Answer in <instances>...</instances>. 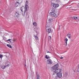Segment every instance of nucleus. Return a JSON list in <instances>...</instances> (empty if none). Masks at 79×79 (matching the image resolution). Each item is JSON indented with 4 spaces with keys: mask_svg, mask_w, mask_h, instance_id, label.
<instances>
[{
    "mask_svg": "<svg viewBox=\"0 0 79 79\" xmlns=\"http://www.w3.org/2000/svg\"><path fill=\"white\" fill-rule=\"evenodd\" d=\"M58 66H59V64L57 63L52 67L53 71L56 74L60 73L61 72V70L60 69H57L58 68Z\"/></svg>",
    "mask_w": 79,
    "mask_h": 79,
    "instance_id": "obj_1",
    "label": "nucleus"
},
{
    "mask_svg": "<svg viewBox=\"0 0 79 79\" xmlns=\"http://www.w3.org/2000/svg\"><path fill=\"white\" fill-rule=\"evenodd\" d=\"M50 15H51V16H52V17H53L54 18H56V12H50Z\"/></svg>",
    "mask_w": 79,
    "mask_h": 79,
    "instance_id": "obj_2",
    "label": "nucleus"
},
{
    "mask_svg": "<svg viewBox=\"0 0 79 79\" xmlns=\"http://www.w3.org/2000/svg\"><path fill=\"white\" fill-rule=\"evenodd\" d=\"M51 6L53 7L54 8H57L59 6V4L53 3L52 4Z\"/></svg>",
    "mask_w": 79,
    "mask_h": 79,
    "instance_id": "obj_3",
    "label": "nucleus"
},
{
    "mask_svg": "<svg viewBox=\"0 0 79 79\" xmlns=\"http://www.w3.org/2000/svg\"><path fill=\"white\" fill-rule=\"evenodd\" d=\"M47 63L49 64H52L53 63V62L50 59H49L48 60H47Z\"/></svg>",
    "mask_w": 79,
    "mask_h": 79,
    "instance_id": "obj_4",
    "label": "nucleus"
},
{
    "mask_svg": "<svg viewBox=\"0 0 79 79\" xmlns=\"http://www.w3.org/2000/svg\"><path fill=\"white\" fill-rule=\"evenodd\" d=\"M57 76L59 78L62 77V73H59L56 74Z\"/></svg>",
    "mask_w": 79,
    "mask_h": 79,
    "instance_id": "obj_5",
    "label": "nucleus"
},
{
    "mask_svg": "<svg viewBox=\"0 0 79 79\" xmlns=\"http://www.w3.org/2000/svg\"><path fill=\"white\" fill-rule=\"evenodd\" d=\"M55 10V8L53 7L51 10V13H56V11Z\"/></svg>",
    "mask_w": 79,
    "mask_h": 79,
    "instance_id": "obj_6",
    "label": "nucleus"
},
{
    "mask_svg": "<svg viewBox=\"0 0 79 79\" xmlns=\"http://www.w3.org/2000/svg\"><path fill=\"white\" fill-rule=\"evenodd\" d=\"M15 17L16 18H18L19 17V14L17 13V12H16L15 13Z\"/></svg>",
    "mask_w": 79,
    "mask_h": 79,
    "instance_id": "obj_7",
    "label": "nucleus"
},
{
    "mask_svg": "<svg viewBox=\"0 0 79 79\" xmlns=\"http://www.w3.org/2000/svg\"><path fill=\"white\" fill-rule=\"evenodd\" d=\"M25 7H26V8L25 9V12L27 11V8H29L27 4H26L25 5Z\"/></svg>",
    "mask_w": 79,
    "mask_h": 79,
    "instance_id": "obj_8",
    "label": "nucleus"
},
{
    "mask_svg": "<svg viewBox=\"0 0 79 79\" xmlns=\"http://www.w3.org/2000/svg\"><path fill=\"white\" fill-rule=\"evenodd\" d=\"M47 32H48V34L52 32V30H51V28H49L47 29Z\"/></svg>",
    "mask_w": 79,
    "mask_h": 79,
    "instance_id": "obj_9",
    "label": "nucleus"
},
{
    "mask_svg": "<svg viewBox=\"0 0 79 79\" xmlns=\"http://www.w3.org/2000/svg\"><path fill=\"white\" fill-rule=\"evenodd\" d=\"M19 3L18 4V5H21L22 3H23V0H19Z\"/></svg>",
    "mask_w": 79,
    "mask_h": 79,
    "instance_id": "obj_10",
    "label": "nucleus"
},
{
    "mask_svg": "<svg viewBox=\"0 0 79 79\" xmlns=\"http://www.w3.org/2000/svg\"><path fill=\"white\" fill-rule=\"evenodd\" d=\"M23 9H25L24 10V11L25 10V9H26L25 7H24V6H22L20 8V10H21V11H22V12H23Z\"/></svg>",
    "mask_w": 79,
    "mask_h": 79,
    "instance_id": "obj_11",
    "label": "nucleus"
},
{
    "mask_svg": "<svg viewBox=\"0 0 79 79\" xmlns=\"http://www.w3.org/2000/svg\"><path fill=\"white\" fill-rule=\"evenodd\" d=\"M26 12H27V11H26V10H24L23 13L22 14L23 16H25V13H26Z\"/></svg>",
    "mask_w": 79,
    "mask_h": 79,
    "instance_id": "obj_12",
    "label": "nucleus"
},
{
    "mask_svg": "<svg viewBox=\"0 0 79 79\" xmlns=\"http://www.w3.org/2000/svg\"><path fill=\"white\" fill-rule=\"evenodd\" d=\"M7 47H8L9 48H12V46H11V45L10 44L9 45V44H7Z\"/></svg>",
    "mask_w": 79,
    "mask_h": 79,
    "instance_id": "obj_13",
    "label": "nucleus"
},
{
    "mask_svg": "<svg viewBox=\"0 0 79 79\" xmlns=\"http://www.w3.org/2000/svg\"><path fill=\"white\" fill-rule=\"evenodd\" d=\"M52 20H53V19L52 18L49 19L48 20V21H49V23H51V22H52Z\"/></svg>",
    "mask_w": 79,
    "mask_h": 79,
    "instance_id": "obj_14",
    "label": "nucleus"
},
{
    "mask_svg": "<svg viewBox=\"0 0 79 79\" xmlns=\"http://www.w3.org/2000/svg\"><path fill=\"white\" fill-rule=\"evenodd\" d=\"M45 58L46 59H48V58H50V57L49 56H48L47 55H46V56H45Z\"/></svg>",
    "mask_w": 79,
    "mask_h": 79,
    "instance_id": "obj_15",
    "label": "nucleus"
},
{
    "mask_svg": "<svg viewBox=\"0 0 79 79\" xmlns=\"http://www.w3.org/2000/svg\"><path fill=\"white\" fill-rule=\"evenodd\" d=\"M6 68V65L2 66H1V68L2 69H5V68Z\"/></svg>",
    "mask_w": 79,
    "mask_h": 79,
    "instance_id": "obj_16",
    "label": "nucleus"
},
{
    "mask_svg": "<svg viewBox=\"0 0 79 79\" xmlns=\"http://www.w3.org/2000/svg\"><path fill=\"white\" fill-rule=\"evenodd\" d=\"M51 38H52V37L50 36H49L48 37V41H50V40H51Z\"/></svg>",
    "mask_w": 79,
    "mask_h": 79,
    "instance_id": "obj_17",
    "label": "nucleus"
},
{
    "mask_svg": "<svg viewBox=\"0 0 79 79\" xmlns=\"http://www.w3.org/2000/svg\"><path fill=\"white\" fill-rule=\"evenodd\" d=\"M73 19H77V17H74L72 18Z\"/></svg>",
    "mask_w": 79,
    "mask_h": 79,
    "instance_id": "obj_18",
    "label": "nucleus"
},
{
    "mask_svg": "<svg viewBox=\"0 0 79 79\" xmlns=\"http://www.w3.org/2000/svg\"><path fill=\"white\" fill-rule=\"evenodd\" d=\"M68 40L67 39V38H66L65 39V43H67V42H68Z\"/></svg>",
    "mask_w": 79,
    "mask_h": 79,
    "instance_id": "obj_19",
    "label": "nucleus"
},
{
    "mask_svg": "<svg viewBox=\"0 0 79 79\" xmlns=\"http://www.w3.org/2000/svg\"><path fill=\"white\" fill-rule=\"evenodd\" d=\"M40 79V76L39 75V74H38L37 75V77L36 79Z\"/></svg>",
    "mask_w": 79,
    "mask_h": 79,
    "instance_id": "obj_20",
    "label": "nucleus"
},
{
    "mask_svg": "<svg viewBox=\"0 0 79 79\" xmlns=\"http://www.w3.org/2000/svg\"><path fill=\"white\" fill-rule=\"evenodd\" d=\"M33 24L34 26H37V23L35 22L33 23Z\"/></svg>",
    "mask_w": 79,
    "mask_h": 79,
    "instance_id": "obj_21",
    "label": "nucleus"
},
{
    "mask_svg": "<svg viewBox=\"0 0 79 79\" xmlns=\"http://www.w3.org/2000/svg\"><path fill=\"white\" fill-rule=\"evenodd\" d=\"M34 36L35 37V39L36 40H38V37L36 36L35 35Z\"/></svg>",
    "mask_w": 79,
    "mask_h": 79,
    "instance_id": "obj_22",
    "label": "nucleus"
},
{
    "mask_svg": "<svg viewBox=\"0 0 79 79\" xmlns=\"http://www.w3.org/2000/svg\"><path fill=\"white\" fill-rule=\"evenodd\" d=\"M77 72H79V67L78 66L77 67Z\"/></svg>",
    "mask_w": 79,
    "mask_h": 79,
    "instance_id": "obj_23",
    "label": "nucleus"
},
{
    "mask_svg": "<svg viewBox=\"0 0 79 79\" xmlns=\"http://www.w3.org/2000/svg\"><path fill=\"white\" fill-rule=\"evenodd\" d=\"M15 6H16V7H17V6H18V4L17 3H16L15 4Z\"/></svg>",
    "mask_w": 79,
    "mask_h": 79,
    "instance_id": "obj_24",
    "label": "nucleus"
},
{
    "mask_svg": "<svg viewBox=\"0 0 79 79\" xmlns=\"http://www.w3.org/2000/svg\"><path fill=\"white\" fill-rule=\"evenodd\" d=\"M10 66V64H8V65H6V67H9Z\"/></svg>",
    "mask_w": 79,
    "mask_h": 79,
    "instance_id": "obj_25",
    "label": "nucleus"
},
{
    "mask_svg": "<svg viewBox=\"0 0 79 79\" xmlns=\"http://www.w3.org/2000/svg\"><path fill=\"white\" fill-rule=\"evenodd\" d=\"M2 57H3V55H0V58H2Z\"/></svg>",
    "mask_w": 79,
    "mask_h": 79,
    "instance_id": "obj_26",
    "label": "nucleus"
},
{
    "mask_svg": "<svg viewBox=\"0 0 79 79\" xmlns=\"http://www.w3.org/2000/svg\"><path fill=\"white\" fill-rule=\"evenodd\" d=\"M67 37H68V36H71V34H68L67 35Z\"/></svg>",
    "mask_w": 79,
    "mask_h": 79,
    "instance_id": "obj_27",
    "label": "nucleus"
},
{
    "mask_svg": "<svg viewBox=\"0 0 79 79\" xmlns=\"http://www.w3.org/2000/svg\"><path fill=\"white\" fill-rule=\"evenodd\" d=\"M7 40V41H9V42H10V40H11V39H9L8 40Z\"/></svg>",
    "mask_w": 79,
    "mask_h": 79,
    "instance_id": "obj_28",
    "label": "nucleus"
},
{
    "mask_svg": "<svg viewBox=\"0 0 79 79\" xmlns=\"http://www.w3.org/2000/svg\"><path fill=\"white\" fill-rule=\"evenodd\" d=\"M68 37L69 39H71V36H68Z\"/></svg>",
    "mask_w": 79,
    "mask_h": 79,
    "instance_id": "obj_29",
    "label": "nucleus"
},
{
    "mask_svg": "<svg viewBox=\"0 0 79 79\" xmlns=\"http://www.w3.org/2000/svg\"><path fill=\"white\" fill-rule=\"evenodd\" d=\"M15 40H12V41H13V42H15Z\"/></svg>",
    "mask_w": 79,
    "mask_h": 79,
    "instance_id": "obj_30",
    "label": "nucleus"
},
{
    "mask_svg": "<svg viewBox=\"0 0 79 79\" xmlns=\"http://www.w3.org/2000/svg\"><path fill=\"white\" fill-rule=\"evenodd\" d=\"M64 45L65 46H66V45H67V43H65V44H64Z\"/></svg>",
    "mask_w": 79,
    "mask_h": 79,
    "instance_id": "obj_31",
    "label": "nucleus"
},
{
    "mask_svg": "<svg viewBox=\"0 0 79 79\" xmlns=\"http://www.w3.org/2000/svg\"><path fill=\"white\" fill-rule=\"evenodd\" d=\"M26 3H27V4H28V1H26Z\"/></svg>",
    "mask_w": 79,
    "mask_h": 79,
    "instance_id": "obj_32",
    "label": "nucleus"
},
{
    "mask_svg": "<svg viewBox=\"0 0 79 79\" xmlns=\"http://www.w3.org/2000/svg\"><path fill=\"white\" fill-rule=\"evenodd\" d=\"M63 58L62 56L60 58V59H63Z\"/></svg>",
    "mask_w": 79,
    "mask_h": 79,
    "instance_id": "obj_33",
    "label": "nucleus"
},
{
    "mask_svg": "<svg viewBox=\"0 0 79 79\" xmlns=\"http://www.w3.org/2000/svg\"><path fill=\"white\" fill-rule=\"evenodd\" d=\"M16 3H17V4L18 3V4H19V2H17Z\"/></svg>",
    "mask_w": 79,
    "mask_h": 79,
    "instance_id": "obj_34",
    "label": "nucleus"
},
{
    "mask_svg": "<svg viewBox=\"0 0 79 79\" xmlns=\"http://www.w3.org/2000/svg\"><path fill=\"white\" fill-rule=\"evenodd\" d=\"M10 43H13V42H11V41H10Z\"/></svg>",
    "mask_w": 79,
    "mask_h": 79,
    "instance_id": "obj_35",
    "label": "nucleus"
},
{
    "mask_svg": "<svg viewBox=\"0 0 79 79\" xmlns=\"http://www.w3.org/2000/svg\"><path fill=\"white\" fill-rule=\"evenodd\" d=\"M47 53H51V52H47Z\"/></svg>",
    "mask_w": 79,
    "mask_h": 79,
    "instance_id": "obj_36",
    "label": "nucleus"
},
{
    "mask_svg": "<svg viewBox=\"0 0 79 79\" xmlns=\"http://www.w3.org/2000/svg\"><path fill=\"white\" fill-rule=\"evenodd\" d=\"M38 74H37V72H36V75L37 76H38Z\"/></svg>",
    "mask_w": 79,
    "mask_h": 79,
    "instance_id": "obj_37",
    "label": "nucleus"
},
{
    "mask_svg": "<svg viewBox=\"0 0 79 79\" xmlns=\"http://www.w3.org/2000/svg\"><path fill=\"white\" fill-rule=\"evenodd\" d=\"M57 77H56L55 78L56 79H57Z\"/></svg>",
    "mask_w": 79,
    "mask_h": 79,
    "instance_id": "obj_38",
    "label": "nucleus"
},
{
    "mask_svg": "<svg viewBox=\"0 0 79 79\" xmlns=\"http://www.w3.org/2000/svg\"><path fill=\"white\" fill-rule=\"evenodd\" d=\"M78 8H79V4H78Z\"/></svg>",
    "mask_w": 79,
    "mask_h": 79,
    "instance_id": "obj_39",
    "label": "nucleus"
},
{
    "mask_svg": "<svg viewBox=\"0 0 79 79\" xmlns=\"http://www.w3.org/2000/svg\"><path fill=\"white\" fill-rule=\"evenodd\" d=\"M78 68H79V64L78 65Z\"/></svg>",
    "mask_w": 79,
    "mask_h": 79,
    "instance_id": "obj_40",
    "label": "nucleus"
},
{
    "mask_svg": "<svg viewBox=\"0 0 79 79\" xmlns=\"http://www.w3.org/2000/svg\"><path fill=\"white\" fill-rule=\"evenodd\" d=\"M25 66H26V64H25Z\"/></svg>",
    "mask_w": 79,
    "mask_h": 79,
    "instance_id": "obj_41",
    "label": "nucleus"
},
{
    "mask_svg": "<svg viewBox=\"0 0 79 79\" xmlns=\"http://www.w3.org/2000/svg\"><path fill=\"white\" fill-rule=\"evenodd\" d=\"M38 34L37 33L36 34V35H37Z\"/></svg>",
    "mask_w": 79,
    "mask_h": 79,
    "instance_id": "obj_42",
    "label": "nucleus"
}]
</instances>
